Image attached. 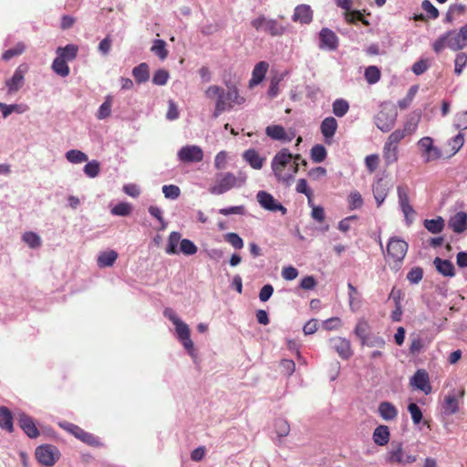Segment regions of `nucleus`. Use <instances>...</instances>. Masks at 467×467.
I'll use <instances>...</instances> for the list:
<instances>
[{
  "mask_svg": "<svg viewBox=\"0 0 467 467\" xmlns=\"http://www.w3.org/2000/svg\"><path fill=\"white\" fill-rule=\"evenodd\" d=\"M17 417L20 428L29 438L34 439L39 435V431L32 417L24 412H19Z\"/></svg>",
  "mask_w": 467,
  "mask_h": 467,
  "instance_id": "19",
  "label": "nucleus"
},
{
  "mask_svg": "<svg viewBox=\"0 0 467 467\" xmlns=\"http://www.w3.org/2000/svg\"><path fill=\"white\" fill-rule=\"evenodd\" d=\"M197 251L198 248L192 241L189 239H182L179 253L181 252L185 255H193Z\"/></svg>",
  "mask_w": 467,
  "mask_h": 467,
  "instance_id": "50",
  "label": "nucleus"
},
{
  "mask_svg": "<svg viewBox=\"0 0 467 467\" xmlns=\"http://www.w3.org/2000/svg\"><path fill=\"white\" fill-rule=\"evenodd\" d=\"M132 206L128 202H119L111 209V213L117 216H127L131 213Z\"/></svg>",
  "mask_w": 467,
  "mask_h": 467,
  "instance_id": "55",
  "label": "nucleus"
},
{
  "mask_svg": "<svg viewBox=\"0 0 467 467\" xmlns=\"http://www.w3.org/2000/svg\"><path fill=\"white\" fill-rule=\"evenodd\" d=\"M25 51V45L23 43H17L15 47L7 49L2 55V58L5 61L11 59L14 57L21 55Z\"/></svg>",
  "mask_w": 467,
  "mask_h": 467,
  "instance_id": "57",
  "label": "nucleus"
},
{
  "mask_svg": "<svg viewBox=\"0 0 467 467\" xmlns=\"http://www.w3.org/2000/svg\"><path fill=\"white\" fill-rule=\"evenodd\" d=\"M265 134L274 140L290 142L296 137V130H285L281 125H270L265 129Z\"/></svg>",
  "mask_w": 467,
  "mask_h": 467,
  "instance_id": "16",
  "label": "nucleus"
},
{
  "mask_svg": "<svg viewBox=\"0 0 467 467\" xmlns=\"http://www.w3.org/2000/svg\"><path fill=\"white\" fill-rule=\"evenodd\" d=\"M177 157L184 163L200 162L203 159V150L198 145H185L178 150Z\"/></svg>",
  "mask_w": 467,
  "mask_h": 467,
  "instance_id": "14",
  "label": "nucleus"
},
{
  "mask_svg": "<svg viewBox=\"0 0 467 467\" xmlns=\"http://www.w3.org/2000/svg\"><path fill=\"white\" fill-rule=\"evenodd\" d=\"M348 205L350 210L359 209L363 205V198L358 192L354 191L350 192Z\"/></svg>",
  "mask_w": 467,
  "mask_h": 467,
  "instance_id": "58",
  "label": "nucleus"
},
{
  "mask_svg": "<svg viewBox=\"0 0 467 467\" xmlns=\"http://www.w3.org/2000/svg\"><path fill=\"white\" fill-rule=\"evenodd\" d=\"M0 428L8 432H13V415L6 407H0Z\"/></svg>",
  "mask_w": 467,
  "mask_h": 467,
  "instance_id": "33",
  "label": "nucleus"
},
{
  "mask_svg": "<svg viewBox=\"0 0 467 467\" xmlns=\"http://www.w3.org/2000/svg\"><path fill=\"white\" fill-rule=\"evenodd\" d=\"M150 51L161 60H164L169 53L166 48V42L162 39H155L150 47Z\"/></svg>",
  "mask_w": 467,
  "mask_h": 467,
  "instance_id": "41",
  "label": "nucleus"
},
{
  "mask_svg": "<svg viewBox=\"0 0 467 467\" xmlns=\"http://www.w3.org/2000/svg\"><path fill=\"white\" fill-rule=\"evenodd\" d=\"M464 144V135L460 132L455 137L448 140V146L451 147L450 156L456 154Z\"/></svg>",
  "mask_w": 467,
  "mask_h": 467,
  "instance_id": "49",
  "label": "nucleus"
},
{
  "mask_svg": "<svg viewBox=\"0 0 467 467\" xmlns=\"http://www.w3.org/2000/svg\"><path fill=\"white\" fill-rule=\"evenodd\" d=\"M275 431L278 437H286L290 431V425L285 419H277L275 421Z\"/></svg>",
  "mask_w": 467,
  "mask_h": 467,
  "instance_id": "48",
  "label": "nucleus"
},
{
  "mask_svg": "<svg viewBox=\"0 0 467 467\" xmlns=\"http://www.w3.org/2000/svg\"><path fill=\"white\" fill-rule=\"evenodd\" d=\"M247 180L245 172L239 171L237 175L230 171L219 172L215 175L214 183L210 186L209 192L222 195L234 188L243 187Z\"/></svg>",
  "mask_w": 467,
  "mask_h": 467,
  "instance_id": "2",
  "label": "nucleus"
},
{
  "mask_svg": "<svg viewBox=\"0 0 467 467\" xmlns=\"http://www.w3.org/2000/svg\"><path fill=\"white\" fill-rule=\"evenodd\" d=\"M423 277V270L414 267L407 274V279L413 285L419 284Z\"/></svg>",
  "mask_w": 467,
  "mask_h": 467,
  "instance_id": "63",
  "label": "nucleus"
},
{
  "mask_svg": "<svg viewBox=\"0 0 467 467\" xmlns=\"http://www.w3.org/2000/svg\"><path fill=\"white\" fill-rule=\"evenodd\" d=\"M467 47V23L458 32L451 30L441 35L432 45L436 53H441L445 47L453 51Z\"/></svg>",
  "mask_w": 467,
  "mask_h": 467,
  "instance_id": "3",
  "label": "nucleus"
},
{
  "mask_svg": "<svg viewBox=\"0 0 467 467\" xmlns=\"http://www.w3.org/2000/svg\"><path fill=\"white\" fill-rule=\"evenodd\" d=\"M424 227L431 234H440L443 231L445 221L442 217L438 216L435 219H426L423 222Z\"/></svg>",
  "mask_w": 467,
  "mask_h": 467,
  "instance_id": "36",
  "label": "nucleus"
},
{
  "mask_svg": "<svg viewBox=\"0 0 467 467\" xmlns=\"http://www.w3.org/2000/svg\"><path fill=\"white\" fill-rule=\"evenodd\" d=\"M382 156L386 165L388 166L397 162L399 159V147L385 142Z\"/></svg>",
  "mask_w": 467,
  "mask_h": 467,
  "instance_id": "32",
  "label": "nucleus"
},
{
  "mask_svg": "<svg viewBox=\"0 0 467 467\" xmlns=\"http://www.w3.org/2000/svg\"><path fill=\"white\" fill-rule=\"evenodd\" d=\"M169 77V72L166 69H158L152 77V83L157 86H163L167 83Z\"/></svg>",
  "mask_w": 467,
  "mask_h": 467,
  "instance_id": "59",
  "label": "nucleus"
},
{
  "mask_svg": "<svg viewBox=\"0 0 467 467\" xmlns=\"http://www.w3.org/2000/svg\"><path fill=\"white\" fill-rule=\"evenodd\" d=\"M182 234L179 232H171L168 237V244L165 252L168 254H179L178 244H181Z\"/></svg>",
  "mask_w": 467,
  "mask_h": 467,
  "instance_id": "38",
  "label": "nucleus"
},
{
  "mask_svg": "<svg viewBox=\"0 0 467 467\" xmlns=\"http://www.w3.org/2000/svg\"><path fill=\"white\" fill-rule=\"evenodd\" d=\"M368 330V323L366 320H359L356 325L354 333L362 342L369 335Z\"/></svg>",
  "mask_w": 467,
  "mask_h": 467,
  "instance_id": "51",
  "label": "nucleus"
},
{
  "mask_svg": "<svg viewBox=\"0 0 467 467\" xmlns=\"http://www.w3.org/2000/svg\"><path fill=\"white\" fill-rule=\"evenodd\" d=\"M408 410L410 414L412 422L417 425L422 420V411L420 408L416 403H410L408 406Z\"/></svg>",
  "mask_w": 467,
  "mask_h": 467,
  "instance_id": "60",
  "label": "nucleus"
},
{
  "mask_svg": "<svg viewBox=\"0 0 467 467\" xmlns=\"http://www.w3.org/2000/svg\"><path fill=\"white\" fill-rule=\"evenodd\" d=\"M36 459L44 466L51 467L60 459L59 450L51 444H43L36 449Z\"/></svg>",
  "mask_w": 467,
  "mask_h": 467,
  "instance_id": "8",
  "label": "nucleus"
},
{
  "mask_svg": "<svg viewBox=\"0 0 467 467\" xmlns=\"http://www.w3.org/2000/svg\"><path fill=\"white\" fill-rule=\"evenodd\" d=\"M112 106V97L107 96L105 101L99 106L96 114L97 119H105L110 116Z\"/></svg>",
  "mask_w": 467,
  "mask_h": 467,
  "instance_id": "46",
  "label": "nucleus"
},
{
  "mask_svg": "<svg viewBox=\"0 0 467 467\" xmlns=\"http://www.w3.org/2000/svg\"><path fill=\"white\" fill-rule=\"evenodd\" d=\"M407 136L406 131L401 129L392 131L385 142L399 147L400 142Z\"/></svg>",
  "mask_w": 467,
  "mask_h": 467,
  "instance_id": "54",
  "label": "nucleus"
},
{
  "mask_svg": "<svg viewBox=\"0 0 467 467\" xmlns=\"http://www.w3.org/2000/svg\"><path fill=\"white\" fill-rule=\"evenodd\" d=\"M301 159L300 154L293 155L287 149L284 148L274 156L271 162L272 171L275 178L282 182L289 184L293 180V174L286 172L285 169L288 168L293 160Z\"/></svg>",
  "mask_w": 467,
  "mask_h": 467,
  "instance_id": "4",
  "label": "nucleus"
},
{
  "mask_svg": "<svg viewBox=\"0 0 467 467\" xmlns=\"http://www.w3.org/2000/svg\"><path fill=\"white\" fill-rule=\"evenodd\" d=\"M310 155H311V159L314 162L320 163L327 157V150L323 145L317 144L312 147Z\"/></svg>",
  "mask_w": 467,
  "mask_h": 467,
  "instance_id": "47",
  "label": "nucleus"
},
{
  "mask_svg": "<svg viewBox=\"0 0 467 467\" xmlns=\"http://www.w3.org/2000/svg\"><path fill=\"white\" fill-rule=\"evenodd\" d=\"M132 76L139 84L147 82L150 78L149 65L143 62L133 67Z\"/></svg>",
  "mask_w": 467,
  "mask_h": 467,
  "instance_id": "35",
  "label": "nucleus"
},
{
  "mask_svg": "<svg viewBox=\"0 0 467 467\" xmlns=\"http://www.w3.org/2000/svg\"><path fill=\"white\" fill-rule=\"evenodd\" d=\"M22 241L31 249H38L42 245L41 237L35 232H25L22 235Z\"/></svg>",
  "mask_w": 467,
  "mask_h": 467,
  "instance_id": "39",
  "label": "nucleus"
},
{
  "mask_svg": "<svg viewBox=\"0 0 467 467\" xmlns=\"http://www.w3.org/2000/svg\"><path fill=\"white\" fill-rule=\"evenodd\" d=\"M319 47L322 49L335 50L338 46L337 35L329 28H322L319 32Z\"/></svg>",
  "mask_w": 467,
  "mask_h": 467,
  "instance_id": "20",
  "label": "nucleus"
},
{
  "mask_svg": "<svg viewBox=\"0 0 467 467\" xmlns=\"http://www.w3.org/2000/svg\"><path fill=\"white\" fill-rule=\"evenodd\" d=\"M363 346L369 348H383L386 345L385 339L378 335L369 334L362 342Z\"/></svg>",
  "mask_w": 467,
  "mask_h": 467,
  "instance_id": "45",
  "label": "nucleus"
},
{
  "mask_svg": "<svg viewBox=\"0 0 467 467\" xmlns=\"http://www.w3.org/2000/svg\"><path fill=\"white\" fill-rule=\"evenodd\" d=\"M329 348L337 353L342 359H348L353 355L350 342L341 337H331L328 340Z\"/></svg>",
  "mask_w": 467,
  "mask_h": 467,
  "instance_id": "17",
  "label": "nucleus"
},
{
  "mask_svg": "<svg viewBox=\"0 0 467 467\" xmlns=\"http://www.w3.org/2000/svg\"><path fill=\"white\" fill-rule=\"evenodd\" d=\"M51 67L56 74L63 78L67 77L70 72L69 67L67 64V60L57 56L54 59Z\"/></svg>",
  "mask_w": 467,
  "mask_h": 467,
  "instance_id": "40",
  "label": "nucleus"
},
{
  "mask_svg": "<svg viewBox=\"0 0 467 467\" xmlns=\"http://www.w3.org/2000/svg\"><path fill=\"white\" fill-rule=\"evenodd\" d=\"M204 94L207 99L215 101L213 118H218L223 112L233 109L234 105H242L244 102V99L239 95L234 86L225 89L217 85H211L205 89Z\"/></svg>",
  "mask_w": 467,
  "mask_h": 467,
  "instance_id": "1",
  "label": "nucleus"
},
{
  "mask_svg": "<svg viewBox=\"0 0 467 467\" xmlns=\"http://www.w3.org/2000/svg\"><path fill=\"white\" fill-rule=\"evenodd\" d=\"M449 227L456 234H462L467 229V213L458 212L448 222Z\"/></svg>",
  "mask_w": 467,
  "mask_h": 467,
  "instance_id": "23",
  "label": "nucleus"
},
{
  "mask_svg": "<svg viewBox=\"0 0 467 467\" xmlns=\"http://www.w3.org/2000/svg\"><path fill=\"white\" fill-rule=\"evenodd\" d=\"M268 67H269V64L265 61H260L259 63H257L254 66L253 72H252V78L249 80L250 88L257 86L264 80L265 74L268 70Z\"/></svg>",
  "mask_w": 467,
  "mask_h": 467,
  "instance_id": "25",
  "label": "nucleus"
},
{
  "mask_svg": "<svg viewBox=\"0 0 467 467\" xmlns=\"http://www.w3.org/2000/svg\"><path fill=\"white\" fill-rule=\"evenodd\" d=\"M389 428L379 425L373 431V441L377 445L384 446L389 442Z\"/></svg>",
  "mask_w": 467,
  "mask_h": 467,
  "instance_id": "34",
  "label": "nucleus"
},
{
  "mask_svg": "<svg viewBox=\"0 0 467 467\" xmlns=\"http://www.w3.org/2000/svg\"><path fill=\"white\" fill-rule=\"evenodd\" d=\"M365 78L369 84H375L380 79V71L376 66H369L365 69Z\"/></svg>",
  "mask_w": 467,
  "mask_h": 467,
  "instance_id": "52",
  "label": "nucleus"
},
{
  "mask_svg": "<svg viewBox=\"0 0 467 467\" xmlns=\"http://www.w3.org/2000/svg\"><path fill=\"white\" fill-rule=\"evenodd\" d=\"M251 25L256 31L268 33L272 36H280L285 31V27L275 19L267 18L265 16H259L253 19Z\"/></svg>",
  "mask_w": 467,
  "mask_h": 467,
  "instance_id": "6",
  "label": "nucleus"
},
{
  "mask_svg": "<svg viewBox=\"0 0 467 467\" xmlns=\"http://www.w3.org/2000/svg\"><path fill=\"white\" fill-rule=\"evenodd\" d=\"M175 331L178 339L181 341L184 348L187 350L189 355L195 358H196V352L193 347V342L191 339V332L189 326L184 323L182 320H180L178 323L174 325Z\"/></svg>",
  "mask_w": 467,
  "mask_h": 467,
  "instance_id": "12",
  "label": "nucleus"
},
{
  "mask_svg": "<svg viewBox=\"0 0 467 467\" xmlns=\"http://www.w3.org/2000/svg\"><path fill=\"white\" fill-rule=\"evenodd\" d=\"M313 18L311 7L307 5H299L295 8L292 19L301 24H309Z\"/></svg>",
  "mask_w": 467,
  "mask_h": 467,
  "instance_id": "26",
  "label": "nucleus"
},
{
  "mask_svg": "<svg viewBox=\"0 0 467 467\" xmlns=\"http://www.w3.org/2000/svg\"><path fill=\"white\" fill-rule=\"evenodd\" d=\"M224 240L230 244L234 249H242L244 247L243 239L235 233H227L224 234Z\"/></svg>",
  "mask_w": 467,
  "mask_h": 467,
  "instance_id": "56",
  "label": "nucleus"
},
{
  "mask_svg": "<svg viewBox=\"0 0 467 467\" xmlns=\"http://www.w3.org/2000/svg\"><path fill=\"white\" fill-rule=\"evenodd\" d=\"M349 109L348 102L344 99H337L332 104V111L338 118L344 117Z\"/></svg>",
  "mask_w": 467,
  "mask_h": 467,
  "instance_id": "43",
  "label": "nucleus"
},
{
  "mask_svg": "<svg viewBox=\"0 0 467 467\" xmlns=\"http://www.w3.org/2000/svg\"><path fill=\"white\" fill-rule=\"evenodd\" d=\"M420 119V113H412L410 115L406 122L404 123L402 130L406 131L407 135H410L414 133L418 128L419 122Z\"/></svg>",
  "mask_w": 467,
  "mask_h": 467,
  "instance_id": "44",
  "label": "nucleus"
},
{
  "mask_svg": "<svg viewBox=\"0 0 467 467\" xmlns=\"http://www.w3.org/2000/svg\"><path fill=\"white\" fill-rule=\"evenodd\" d=\"M28 71V66L26 64L19 65L13 76L5 81L7 93L13 95L16 93L25 84V76Z\"/></svg>",
  "mask_w": 467,
  "mask_h": 467,
  "instance_id": "9",
  "label": "nucleus"
},
{
  "mask_svg": "<svg viewBox=\"0 0 467 467\" xmlns=\"http://www.w3.org/2000/svg\"><path fill=\"white\" fill-rule=\"evenodd\" d=\"M417 144L425 162H431L441 158V149L433 145V140L431 137L421 138Z\"/></svg>",
  "mask_w": 467,
  "mask_h": 467,
  "instance_id": "10",
  "label": "nucleus"
},
{
  "mask_svg": "<svg viewBox=\"0 0 467 467\" xmlns=\"http://www.w3.org/2000/svg\"><path fill=\"white\" fill-rule=\"evenodd\" d=\"M148 211L152 217L156 218L159 221V223H161V230H164L167 227L168 223L163 219L162 210L158 206L151 205L149 207Z\"/></svg>",
  "mask_w": 467,
  "mask_h": 467,
  "instance_id": "62",
  "label": "nucleus"
},
{
  "mask_svg": "<svg viewBox=\"0 0 467 467\" xmlns=\"http://www.w3.org/2000/svg\"><path fill=\"white\" fill-rule=\"evenodd\" d=\"M162 192L167 199L175 200L181 194V190L177 185L170 184L162 186Z\"/></svg>",
  "mask_w": 467,
  "mask_h": 467,
  "instance_id": "61",
  "label": "nucleus"
},
{
  "mask_svg": "<svg viewBox=\"0 0 467 467\" xmlns=\"http://www.w3.org/2000/svg\"><path fill=\"white\" fill-rule=\"evenodd\" d=\"M337 121L333 117L325 118L320 125V131L324 136L325 141L329 144L337 130Z\"/></svg>",
  "mask_w": 467,
  "mask_h": 467,
  "instance_id": "21",
  "label": "nucleus"
},
{
  "mask_svg": "<svg viewBox=\"0 0 467 467\" xmlns=\"http://www.w3.org/2000/svg\"><path fill=\"white\" fill-rule=\"evenodd\" d=\"M454 128L457 130L467 129V111L458 113L454 119Z\"/></svg>",
  "mask_w": 467,
  "mask_h": 467,
  "instance_id": "64",
  "label": "nucleus"
},
{
  "mask_svg": "<svg viewBox=\"0 0 467 467\" xmlns=\"http://www.w3.org/2000/svg\"><path fill=\"white\" fill-rule=\"evenodd\" d=\"M67 161L73 164H78L88 161V155L79 150H69L65 154Z\"/></svg>",
  "mask_w": 467,
  "mask_h": 467,
  "instance_id": "42",
  "label": "nucleus"
},
{
  "mask_svg": "<svg viewBox=\"0 0 467 467\" xmlns=\"http://www.w3.org/2000/svg\"><path fill=\"white\" fill-rule=\"evenodd\" d=\"M397 117L396 106L392 103L385 102L381 104L379 111L374 117V122L382 132H389L394 128Z\"/></svg>",
  "mask_w": 467,
  "mask_h": 467,
  "instance_id": "5",
  "label": "nucleus"
},
{
  "mask_svg": "<svg viewBox=\"0 0 467 467\" xmlns=\"http://www.w3.org/2000/svg\"><path fill=\"white\" fill-rule=\"evenodd\" d=\"M100 171L99 162L98 161H88L83 169L84 173L89 178H95L99 175Z\"/></svg>",
  "mask_w": 467,
  "mask_h": 467,
  "instance_id": "53",
  "label": "nucleus"
},
{
  "mask_svg": "<svg viewBox=\"0 0 467 467\" xmlns=\"http://www.w3.org/2000/svg\"><path fill=\"white\" fill-rule=\"evenodd\" d=\"M26 104H5L0 102V110L4 119H6L12 113L23 114L28 110Z\"/></svg>",
  "mask_w": 467,
  "mask_h": 467,
  "instance_id": "30",
  "label": "nucleus"
},
{
  "mask_svg": "<svg viewBox=\"0 0 467 467\" xmlns=\"http://www.w3.org/2000/svg\"><path fill=\"white\" fill-rule=\"evenodd\" d=\"M244 160L255 170L263 167L265 158H262L254 149H249L243 154Z\"/></svg>",
  "mask_w": 467,
  "mask_h": 467,
  "instance_id": "27",
  "label": "nucleus"
},
{
  "mask_svg": "<svg viewBox=\"0 0 467 467\" xmlns=\"http://www.w3.org/2000/svg\"><path fill=\"white\" fill-rule=\"evenodd\" d=\"M256 200L260 206L266 211L280 212L283 215L287 213L286 208L265 191H259L256 193Z\"/></svg>",
  "mask_w": 467,
  "mask_h": 467,
  "instance_id": "11",
  "label": "nucleus"
},
{
  "mask_svg": "<svg viewBox=\"0 0 467 467\" xmlns=\"http://www.w3.org/2000/svg\"><path fill=\"white\" fill-rule=\"evenodd\" d=\"M463 395L464 390L462 389L458 394L453 391L445 396L443 402L444 412L448 415L456 413L459 410V397H462Z\"/></svg>",
  "mask_w": 467,
  "mask_h": 467,
  "instance_id": "22",
  "label": "nucleus"
},
{
  "mask_svg": "<svg viewBox=\"0 0 467 467\" xmlns=\"http://www.w3.org/2000/svg\"><path fill=\"white\" fill-rule=\"evenodd\" d=\"M433 264L437 269V271L444 275L452 277L455 275V269L453 264L450 260L441 259L436 257L433 261Z\"/></svg>",
  "mask_w": 467,
  "mask_h": 467,
  "instance_id": "28",
  "label": "nucleus"
},
{
  "mask_svg": "<svg viewBox=\"0 0 467 467\" xmlns=\"http://www.w3.org/2000/svg\"><path fill=\"white\" fill-rule=\"evenodd\" d=\"M385 461L388 463L410 464L417 461V456L404 451L401 442H392L386 453Z\"/></svg>",
  "mask_w": 467,
  "mask_h": 467,
  "instance_id": "7",
  "label": "nucleus"
},
{
  "mask_svg": "<svg viewBox=\"0 0 467 467\" xmlns=\"http://www.w3.org/2000/svg\"><path fill=\"white\" fill-rule=\"evenodd\" d=\"M118 258V253L114 250L101 252L98 255L97 264L99 268L109 267L114 265Z\"/></svg>",
  "mask_w": 467,
  "mask_h": 467,
  "instance_id": "29",
  "label": "nucleus"
},
{
  "mask_svg": "<svg viewBox=\"0 0 467 467\" xmlns=\"http://www.w3.org/2000/svg\"><path fill=\"white\" fill-rule=\"evenodd\" d=\"M379 413L385 420H392L398 416V410L389 401H383L379 405Z\"/></svg>",
  "mask_w": 467,
  "mask_h": 467,
  "instance_id": "31",
  "label": "nucleus"
},
{
  "mask_svg": "<svg viewBox=\"0 0 467 467\" xmlns=\"http://www.w3.org/2000/svg\"><path fill=\"white\" fill-rule=\"evenodd\" d=\"M59 426L67 431V432L74 435L77 439L80 440L81 441L88 444V445H97L99 444L98 439L91 433L85 431L80 427L67 422V421H62L59 422Z\"/></svg>",
  "mask_w": 467,
  "mask_h": 467,
  "instance_id": "15",
  "label": "nucleus"
},
{
  "mask_svg": "<svg viewBox=\"0 0 467 467\" xmlns=\"http://www.w3.org/2000/svg\"><path fill=\"white\" fill-rule=\"evenodd\" d=\"M389 191V188L387 182L382 179H379L373 183L372 192L378 207H379L384 202L386 197L388 196Z\"/></svg>",
  "mask_w": 467,
  "mask_h": 467,
  "instance_id": "24",
  "label": "nucleus"
},
{
  "mask_svg": "<svg viewBox=\"0 0 467 467\" xmlns=\"http://www.w3.org/2000/svg\"><path fill=\"white\" fill-rule=\"evenodd\" d=\"M410 385L415 389L422 391L428 395L431 392V385L430 383V377L425 369H418L410 379Z\"/></svg>",
  "mask_w": 467,
  "mask_h": 467,
  "instance_id": "18",
  "label": "nucleus"
},
{
  "mask_svg": "<svg viewBox=\"0 0 467 467\" xmlns=\"http://www.w3.org/2000/svg\"><path fill=\"white\" fill-rule=\"evenodd\" d=\"M408 251V244L396 237L390 238L387 245V255L396 263H400L404 259Z\"/></svg>",
  "mask_w": 467,
  "mask_h": 467,
  "instance_id": "13",
  "label": "nucleus"
},
{
  "mask_svg": "<svg viewBox=\"0 0 467 467\" xmlns=\"http://www.w3.org/2000/svg\"><path fill=\"white\" fill-rule=\"evenodd\" d=\"M78 51V47L76 45L68 44L64 47H57L56 53L57 57L71 61L76 58Z\"/></svg>",
  "mask_w": 467,
  "mask_h": 467,
  "instance_id": "37",
  "label": "nucleus"
}]
</instances>
